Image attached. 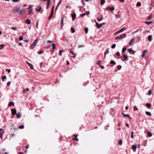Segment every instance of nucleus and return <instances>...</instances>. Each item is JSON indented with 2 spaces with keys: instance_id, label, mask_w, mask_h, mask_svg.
<instances>
[{
  "instance_id": "nucleus-64",
  "label": "nucleus",
  "mask_w": 154,
  "mask_h": 154,
  "mask_svg": "<svg viewBox=\"0 0 154 154\" xmlns=\"http://www.w3.org/2000/svg\"><path fill=\"white\" fill-rule=\"evenodd\" d=\"M12 29L15 30H17V28L16 27H12Z\"/></svg>"
},
{
  "instance_id": "nucleus-52",
  "label": "nucleus",
  "mask_w": 154,
  "mask_h": 154,
  "mask_svg": "<svg viewBox=\"0 0 154 154\" xmlns=\"http://www.w3.org/2000/svg\"><path fill=\"white\" fill-rule=\"evenodd\" d=\"M139 31V29H138L137 30L135 31H134V32H132V34H134L137 33V32Z\"/></svg>"
},
{
  "instance_id": "nucleus-21",
  "label": "nucleus",
  "mask_w": 154,
  "mask_h": 154,
  "mask_svg": "<svg viewBox=\"0 0 154 154\" xmlns=\"http://www.w3.org/2000/svg\"><path fill=\"white\" fill-rule=\"evenodd\" d=\"M121 114L125 117H128L129 116V115L128 114H125L123 112H122Z\"/></svg>"
},
{
  "instance_id": "nucleus-33",
  "label": "nucleus",
  "mask_w": 154,
  "mask_h": 154,
  "mask_svg": "<svg viewBox=\"0 0 154 154\" xmlns=\"http://www.w3.org/2000/svg\"><path fill=\"white\" fill-rule=\"evenodd\" d=\"M53 14H54V11H51V14L50 16V17H49V19H50L51 17H52V16H53Z\"/></svg>"
},
{
  "instance_id": "nucleus-22",
  "label": "nucleus",
  "mask_w": 154,
  "mask_h": 154,
  "mask_svg": "<svg viewBox=\"0 0 154 154\" xmlns=\"http://www.w3.org/2000/svg\"><path fill=\"white\" fill-rule=\"evenodd\" d=\"M64 52V51L63 50H60L59 51V55L60 56H61L62 55V53Z\"/></svg>"
},
{
  "instance_id": "nucleus-6",
  "label": "nucleus",
  "mask_w": 154,
  "mask_h": 154,
  "mask_svg": "<svg viewBox=\"0 0 154 154\" xmlns=\"http://www.w3.org/2000/svg\"><path fill=\"white\" fill-rule=\"evenodd\" d=\"M19 10V8L18 7H16L15 8L13 9V11L15 13L18 12Z\"/></svg>"
},
{
  "instance_id": "nucleus-3",
  "label": "nucleus",
  "mask_w": 154,
  "mask_h": 154,
  "mask_svg": "<svg viewBox=\"0 0 154 154\" xmlns=\"http://www.w3.org/2000/svg\"><path fill=\"white\" fill-rule=\"evenodd\" d=\"M147 50H145L143 51V54H142V57L144 58H147V57L145 56L146 54L147 53Z\"/></svg>"
},
{
  "instance_id": "nucleus-11",
  "label": "nucleus",
  "mask_w": 154,
  "mask_h": 154,
  "mask_svg": "<svg viewBox=\"0 0 154 154\" xmlns=\"http://www.w3.org/2000/svg\"><path fill=\"white\" fill-rule=\"evenodd\" d=\"M74 136V137L75 138H73V140H75L76 141H79L78 139L77 138V135L76 134H74L73 135Z\"/></svg>"
},
{
  "instance_id": "nucleus-46",
  "label": "nucleus",
  "mask_w": 154,
  "mask_h": 154,
  "mask_svg": "<svg viewBox=\"0 0 154 154\" xmlns=\"http://www.w3.org/2000/svg\"><path fill=\"white\" fill-rule=\"evenodd\" d=\"M116 44H113L112 46V47H111L112 48V49L116 47Z\"/></svg>"
},
{
  "instance_id": "nucleus-36",
  "label": "nucleus",
  "mask_w": 154,
  "mask_h": 154,
  "mask_svg": "<svg viewBox=\"0 0 154 154\" xmlns=\"http://www.w3.org/2000/svg\"><path fill=\"white\" fill-rule=\"evenodd\" d=\"M72 33H74L75 32V30L73 27H71V29Z\"/></svg>"
},
{
  "instance_id": "nucleus-26",
  "label": "nucleus",
  "mask_w": 154,
  "mask_h": 154,
  "mask_svg": "<svg viewBox=\"0 0 154 154\" xmlns=\"http://www.w3.org/2000/svg\"><path fill=\"white\" fill-rule=\"evenodd\" d=\"M137 148L136 145H133L132 146V149L133 150H135Z\"/></svg>"
},
{
  "instance_id": "nucleus-41",
  "label": "nucleus",
  "mask_w": 154,
  "mask_h": 154,
  "mask_svg": "<svg viewBox=\"0 0 154 154\" xmlns=\"http://www.w3.org/2000/svg\"><path fill=\"white\" fill-rule=\"evenodd\" d=\"M4 47V45L3 44L0 45V50L2 49Z\"/></svg>"
},
{
  "instance_id": "nucleus-20",
  "label": "nucleus",
  "mask_w": 154,
  "mask_h": 154,
  "mask_svg": "<svg viewBox=\"0 0 154 154\" xmlns=\"http://www.w3.org/2000/svg\"><path fill=\"white\" fill-rule=\"evenodd\" d=\"M109 48H107L106 50L104 52V54L105 55H106L107 54H108L109 53Z\"/></svg>"
},
{
  "instance_id": "nucleus-60",
  "label": "nucleus",
  "mask_w": 154,
  "mask_h": 154,
  "mask_svg": "<svg viewBox=\"0 0 154 154\" xmlns=\"http://www.w3.org/2000/svg\"><path fill=\"white\" fill-rule=\"evenodd\" d=\"M24 128V126L23 125H20V129H23Z\"/></svg>"
},
{
  "instance_id": "nucleus-40",
  "label": "nucleus",
  "mask_w": 154,
  "mask_h": 154,
  "mask_svg": "<svg viewBox=\"0 0 154 154\" xmlns=\"http://www.w3.org/2000/svg\"><path fill=\"white\" fill-rule=\"evenodd\" d=\"M9 135H10V137H12L15 136V134L13 133L10 134H9Z\"/></svg>"
},
{
  "instance_id": "nucleus-54",
  "label": "nucleus",
  "mask_w": 154,
  "mask_h": 154,
  "mask_svg": "<svg viewBox=\"0 0 154 154\" xmlns=\"http://www.w3.org/2000/svg\"><path fill=\"white\" fill-rule=\"evenodd\" d=\"M4 132H1V133H0V137L1 138H2V134H3Z\"/></svg>"
},
{
  "instance_id": "nucleus-43",
  "label": "nucleus",
  "mask_w": 154,
  "mask_h": 154,
  "mask_svg": "<svg viewBox=\"0 0 154 154\" xmlns=\"http://www.w3.org/2000/svg\"><path fill=\"white\" fill-rule=\"evenodd\" d=\"M117 67L118 70H120L122 68L121 66L120 65H118Z\"/></svg>"
},
{
  "instance_id": "nucleus-37",
  "label": "nucleus",
  "mask_w": 154,
  "mask_h": 154,
  "mask_svg": "<svg viewBox=\"0 0 154 154\" xmlns=\"http://www.w3.org/2000/svg\"><path fill=\"white\" fill-rule=\"evenodd\" d=\"M110 63L114 65L116 64V63L114 61L112 60L110 62Z\"/></svg>"
},
{
  "instance_id": "nucleus-51",
  "label": "nucleus",
  "mask_w": 154,
  "mask_h": 154,
  "mask_svg": "<svg viewBox=\"0 0 154 154\" xmlns=\"http://www.w3.org/2000/svg\"><path fill=\"white\" fill-rule=\"evenodd\" d=\"M85 14H86L87 15H88L90 14V12L89 11H87L85 12Z\"/></svg>"
},
{
  "instance_id": "nucleus-32",
  "label": "nucleus",
  "mask_w": 154,
  "mask_h": 154,
  "mask_svg": "<svg viewBox=\"0 0 154 154\" xmlns=\"http://www.w3.org/2000/svg\"><path fill=\"white\" fill-rule=\"evenodd\" d=\"M94 21L96 24V26L98 28V27H99V26H100V24H99V23H98L95 20H94Z\"/></svg>"
},
{
  "instance_id": "nucleus-14",
  "label": "nucleus",
  "mask_w": 154,
  "mask_h": 154,
  "mask_svg": "<svg viewBox=\"0 0 154 154\" xmlns=\"http://www.w3.org/2000/svg\"><path fill=\"white\" fill-rule=\"evenodd\" d=\"M52 46L53 50V51L51 50V51L54 52V50L56 48V44L54 43H53L52 45Z\"/></svg>"
},
{
  "instance_id": "nucleus-47",
  "label": "nucleus",
  "mask_w": 154,
  "mask_h": 154,
  "mask_svg": "<svg viewBox=\"0 0 154 154\" xmlns=\"http://www.w3.org/2000/svg\"><path fill=\"white\" fill-rule=\"evenodd\" d=\"M118 143L119 145H122V140H119Z\"/></svg>"
},
{
  "instance_id": "nucleus-38",
  "label": "nucleus",
  "mask_w": 154,
  "mask_h": 154,
  "mask_svg": "<svg viewBox=\"0 0 154 154\" xmlns=\"http://www.w3.org/2000/svg\"><path fill=\"white\" fill-rule=\"evenodd\" d=\"M103 20V16H102L101 18H98L97 19V20L98 22H100L101 21Z\"/></svg>"
},
{
  "instance_id": "nucleus-59",
  "label": "nucleus",
  "mask_w": 154,
  "mask_h": 154,
  "mask_svg": "<svg viewBox=\"0 0 154 154\" xmlns=\"http://www.w3.org/2000/svg\"><path fill=\"white\" fill-rule=\"evenodd\" d=\"M17 117L18 119H19V117H20V116H19V112H18L17 114Z\"/></svg>"
},
{
  "instance_id": "nucleus-19",
  "label": "nucleus",
  "mask_w": 154,
  "mask_h": 154,
  "mask_svg": "<svg viewBox=\"0 0 154 154\" xmlns=\"http://www.w3.org/2000/svg\"><path fill=\"white\" fill-rule=\"evenodd\" d=\"M125 28L123 27V28H122V29H121L119 30V32L120 33V32H122L125 31Z\"/></svg>"
},
{
  "instance_id": "nucleus-58",
  "label": "nucleus",
  "mask_w": 154,
  "mask_h": 154,
  "mask_svg": "<svg viewBox=\"0 0 154 154\" xmlns=\"http://www.w3.org/2000/svg\"><path fill=\"white\" fill-rule=\"evenodd\" d=\"M119 33H120V32H119V30H118V31H117V32H116L115 33V34H114V35H117L118 34H119Z\"/></svg>"
},
{
  "instance_id": "nucleus-44",
  "label": "nucleus",
  "mask_w": 154,
  "mask_h": 154,
  "mask_svg": "<svg viewBox=\"0 0 154 154\" xmlns=\"http://www.w3.org/2000/svg\"><path fill=\"white\" fill-rule=\"evenodd\" d=\"M127 48H123L122 50V53H124L126 50Z\"/></svg>"
},
{
  "instance_id": "nucleus-16",
  "label": "nucleus",
  "mask_w": 154,
  "mask_h": 154,
  "mask_svg": "<svg viewBox=\"0 0 154 154\" xmlns=\"http://www.w3.org/2000/svg\"><path fill=\"white\" fill-rule=\"evenodd\" d=\"M14 103L13 102L11 101V102H10V103H9L8 105V106H14Z\"/></svg>"
},
{
  "instance_id": "nucleus-2",
  "label": "nucleus",
  "mask_w": 154,
  "mask_h": 154,
  "mask_svg": "<svg viewBox=\"0 0 154 154\" xmlns=\"http://www.w3.org/2000/svg\"><path fill=\"white\" fill-rule=\"evenodd\" d=\"M126 35L125 34H123L121 35L117 36L115 38V39L117 40L119 39H121L123 38H125L126 37Z\"/></svg>"
},
{
  "instance_id": "nucleus-9",
  "label": "nucleus",
  "mask_w": 154,
  "mask_h": 154,
  "mask_svg": "<svg viewBox=\"0 0 154 154\" xmlns=\"http://www.w3.org/2000/svg\"><path fill=\"white\" fill-rule=\"evenodd\" d=\"M76 16V14L75 13H74L72 14V21H73L75 20V17Z\"/></svg>"
},
{
  "instance_id": "nucleus-25",
  "label": "nucleus",
  "mask_w": 154,
  "mask_h": 154,
  "mask_svg": "<svg viewBox=\"0 0 154 154\" xmlns=\"http://www.w3.org/2000/svg\"><path fill=\"white\" fill-rule=\"evenodd\" d=\"M152 17V14L150 15L149 16H148L147 18V20H151Z\"/></svg>"
},
{
  "instance_id": "nucleus-31",
  "label": "nucleus",
  "mask_w": 154,
  "mask_h": 154,
  "mask_svg": "<svg viewBox=\"0 0 154 154\" xmlns=\"http://www.w3.org/2000/svg\"><path fill=\"white\" fill-rule=\"evenodd\" d=\"M44 52V51L42 50H39L38 52V54H42Z\"/></svg>"
},
{
  "instance_id": "nucleus-28",
  "label": "nucleus",
  "mask_w": 154,
  "mask_h": 154,
  "mask_svg": "<svg viewBox=\"0 0 154 154\" xmlns=\"http://www.w3.org/2000/svg\"><path fill=\"white\" fill-rule=\"evenodd\" d=\"M6 79V76H4L2 78V81L3 82L5 81V80Z\"/></svg>"
},
{
  "instance_id": "nucleus-45",
  "label": "nucleus",
  "mask_w": 154,
  "mask_h": 154,
  "mask_svg": "<svg viewBox=\"0 0 154 154\" xmlns=\"http://www.w3.org/2000/svg\"><path fill=\"white\" fill-rule=\"evenodd\" d=\"M105 23H102V24L100 25L99 27H98V29H99L103 25H105Z\"/></svg>"
},
{
  "instance_id": "nucleus-53",
  "label": "nucleus",
  "mask_w": 154,
  "mask_h": 154,
  "mask_svg": "<svg viewBox=\"0 0 154 154\" xmlns=\"http://www.w3.org/2000/svg\"><path fill=\"white\" fill-rule=\"evenodd\" d=\"M133 109H134L135 110V111H136L137 110V107L136 106H134V107H133Z\"/></svg>"
},
{
  "instance_id": "nucleus-4",
  "label": "nucleus",
  "mask_w": 154,
  "mask_h": 154,
  "mask_svg": "<svg viewBox=\"0 0 154 154\" xmlns=\"http://www.w3.org/2000/svg\"><path fill=\"white\" fill-rule=\"evenodd\" d=\"M11 114L13 115H15L17 114V111L15 109H11Z\"/></svg>"
},
{
  "instance_id": "nucleus-5",
  "label": "nucleus",
  "mask_w": 154,
  "mask_h": 154,
  "mask_svg": "<svg viewBox=\"0 0 154 154\" xmlns=\"http://www.w3.org/2000/svg\"><path fill=\"white\" fill-rule=\"evenodd\" d=\"M127 51L128 52L130 53V54H132L131 52H132V54H134V53H135V51L131 49V48H129V49H127Z\"/></svg>"
},
{
  "instance_id": "nucleus-34",
  "label": "nucleus",
  "mask_w": 154,
  "mask_h": 154,
  "mask_svg": "<svg viewBox=\"0 0 154 154\" xmlns=\"http://www.w3.org/2000/svg\"><path fill=\"white\" fill-rule=\"evenodd\" d=\"M33 9H32L31 10H30L28 12V14L29 15H30L31 14L32 12Z\"/></svg>"
},
{
  "instance_id": "nucleus-42",
  "label": "nucleus",
  "mask_w": 154,
  "mask_h": 154,
  "mask_svg": "<svg viewBox=\"0 0 154 154\" xmlns=\"http://www.w3.org/2000/svg\"><path fill=\"white\" fill-rule=\"evenodd\" d=\"M115 17L116 18L119 19L120 17V16L119 14H116L115 15Z\"/></svg>"
},
{
  "instance_id": "nucleus-62",
  "label": "nucleus",
  "mask_w": 154,
  "mask_h": 154,
  "mask_svg": "<svg viewBox=\"0 0 154 154\" xmlns=\"http://www.w3.org/2000/svg\"><path fill=\"white\" fill-rule=\"evenodd\" d=\"M62 0H60V1H59L57 5H59L61 4V3L62 2Z\"/></svg>"
},
{
  "instance_id": "nucleus-30",
  "label": "nucleus",
  "mask_w": 154,
  "mask_h": 154,
  "mask_svg": "<svg viewBox=\"0 0 154 154\" xmlns=\"http://www.w3.org/2000/svg\"><path fill=\"white\" fill-rule=\"evenodd\" d=\"M84 30L85 32V33H87L88 32V29L87 28V27H85L84 29Z\"/></svg>"
},
{
  "instance_id": "nucleus-35",
  "label": "nucleus",
  "mask_w": 154,
  "mask_h": 154,
  "mask_svg": "<svg viewBox=\"0 0 154 154\" xmlns=\"http://www.w3.org/2000/svg\"><path fill=\"white\" fill-rule=\"evenodd\" d=\"M146 114L147 115H148L149 116H151V113L147 111L146 112Z\"/></svg>"
},
{
  "instance_id": "nucleus-17",
  "label": "nucleus",
  "mask_w": 154,
  "mask_h": 154,
  "mask_svg": "<svg viewBox=\"0 0 154 154\" xmlns=\"http://www.w3.org/2000/svg\"><path fill=\"white\" fill-rule=\"evenodd\" d=\"M146 106L148 108H150L151 107V104L150 103H146Z\"/></svg>"
},
{
  "instance_id": "nucleus-1",
  "label": "nucleus",
  "mask_w": 154,
  "mask_h": 154,
  "mask_svg": "<svg viewBox=\"0 0 154 154\" xmlns=\"http://www.w3.org/2000/svg\"><path fill=\"white\" fill-rule=\"evenodd\" d=\"M38 41L37 40H35V41L31 44L30 45V47L31 49H32L35 48L36 46V45L37 44Z\"/></svg>"
},
{
  "instance_id": "nucleus-15",
  "label": "nucleus",
  "mask_w": 154,
  "mask_h": 154,
  "mask_svg": "<svg viewBox=\"0 0 154 154\" xmlns=\"http://www.w3.org/2000/svg\"><path fill=\"white\" fill-rule=\"evenodd\" d=\"M26 22L27 24L29 25L31 23V21L30 20L28 19L26 20Z\"/></svg>"
},
{
  "instance_id": "nucleus-10",
  "label": "nucleus",
  "mask_w": 154,
  "mask_h": 154,
  "mask_svg": "<svg viewBox=\"0 0 154 154\" xmlns=\"http://www.w3.org/2000/svg\"><path fill=\"white\" fill-rule=\"evenodd\" d=\"M64 17H63L62 18V19L61 20V28H62L63 26V19L64 18Z\"/></svg>"
},
{
  "instance_id": "nucleus-29",
  "label": "nucleus",
  "mask_w": 154,
  "mask_h": 154,
  "mask_svg": "<svg viewBox=\"0 0 154 154\" xmlns=\"http://www.w3.org/2000/svg\"><path fill=\"white\" fill-rule=\"evenodd\" d=\"M147 135L149 137H151L152 134L151 133L150 131H148L147 132Z\"/></svg>"
},
{
  "instance_id": "nucleus-50",
  "label": "nucleus",
  "mask_w": 154,
  "mask_h": 154,
  "mask_svg": "<svg viewBox=\"0 0 154 154\" xmlns=\"http://www.w3.org/2000/svg\"><path fill=\"white\" fill-rule=\"evenodd\" d=\"M11 84V82L10 81H9V82H8L7 83V86L8 87Z\"/></svg>"
},
{
  "instance_id": "nucleus-63",
  "label": "nucleus",
  "mask_w": 154,
  "mask_h": 154,
  "mask_svg": "<svg viewBox=\"0 0 154 154\" xmlns=\"http://www.w3.org/2000/svg\"><path fill=\"white\" fill-rule=\"evenodd\" d=\"M101 63V60H99L98 61V62L97 63V64L98 65H99V64Z\"/></svg>"
},
{
  "instance_id": "nucleus-55",
  "label": "nucleus",
  "mask_w": 154,
  "mask_h": 154,
  "mask_svg": "<svg viewBox=\"0 0 154 154\" xmlns=\"http://www.w3.org/2000/svg\"><path fill=\"white\" fill-rule=\"evenodd\" d=\"M6 71H7L8 73H9L10 72L11 70L10 69H6Z\"/></svg>"
},
{
  "instance_id": "nucleus-13",
  "label": "nucleus",
  "mask_w": 154,
  "mask_h": 154,
  "mask_svg": "<svg viewBox=\"0 0 154 154\" xmlns=\"http://www.w3.org/2000/svg\"><path fill=\"white\" fill-rule=\"evenodd\" d=\"M123 57H124V60L125 61H127L128 60V57L126 55H124L123 56Z\"/></svg>"
},
{
  "instance_id": "nucleus-56",
  "label": "nucleus",
  "mask_w": 154,
  "mask_h": 154,
  "mask_svg": "<svg viewBox=\"0 0 154 154\" xmlns=\"http://www.w3.org/2000/svg\"><path fill=\"white\" fill-rule=\"evenodd\" d=\"M85 13H83L80 15V17H84L85 15Z\"/></svg>"
},
{
  "instance_id": "nucleus-7",
  "label": "nucleus",
  "mask_w": 154,
  "mask_h": 154,
  "mask_svg": "<svg viewBox=\"0 0 154 154\" xmlns=\"http://www.w3.org/2000/svg\"><path fill=\"white\" fill-rule=\"evenodd\" d=\"M26 63L28 64L29 65V66L30 67L31 69H34V67L33 66V65L32 64L29 63L27 61H26Z\"/></svg>"
},
{
  "instance_id": "nucleus-23",
  "label": "nucleus",
  "mask_w": 154,
  "mask_h": 154,
  "mask_svg": "<svg viewBox=\"0 0 154 154\" xmlns=\"http://www.w3.org/2000/svg\"><path fill=\"white\" fill-rule=\"evenodd\" d=\"M152 36L151 35H149L148 37V39L149 41H151L152 40Z\"/></svg>"
},
{
  "instance_id": "nucleus-39",
  "label": "nucleus",
  "mask_w": 154,
  "mask_h": 154,
  "mask_svg": "<svg viewBox=\"0 0 154 154\" xmlns=\"http://www.w3.org/2000/svg\"><path fill=\"white\" fill-rule=\"evenodd\" d=\"M101 4L102 5H103L105 2V0H101L100 1Z\"/></svg>"
},
{
  "instance_id": "nucleus-18",
  "label": "nucleus",
  "mask_w": 154,
  "mask_h": 154,
  "mask_svg": "<svg viewBox=\"0 0 154 154\" xmlns=\"http://www.w3.org/2000/svg\"><path fill=\"white\" fill-rule=\"evenodd\" d=\"M51 5V2L50 0H48V1L47 6V8L48 9V8L49 6Z\"/></svg>"
},
{
  "instance_id": "nucleus-8",
  "label": "nucleus",
  "mask_w": 154,
  "mask_h": 154,
  "mask_svg": "<svg viewBox=\"0 0 154 154\" xmlns=\"http://www.w3.org/2000/svg\"><path fill=\"white\" fill-rule=\"evenodd\" d=\"M134 38H132L131 39V42H130L129 43V44L131 45H132L134 44Z\"/></svg>"
},
{
  "instance_id": "nucleus-49",
  "label": "nucleus",
  "mask_w": 154,
  "mask_h": 154,
  "mask_svg": "<svg viewBox=\"0 0 154 154\" xmlns=\"http://www.w3.org/2000/svg\"><path fill=\"white\" fill-rule=\"evenodd\" d=\"M116 55L118 57H119L120 56V54L119 52L118 51L116 53Z\"/></svg>"
},
{
  "instance_id": "nucleus-12",
  "label": "nucleus",
  "mask_w": 154,
  "mask_h": 154,
  "mask_svg": "<svg viewBox=\"0 0 154 154\" xmlns=\"http://www.w3.org/2000/svg\"><path fill=\"white\" fill-rule=\"evenodd\" d=\"M107 9L108 10H110L111 11H112L114 10L115 8L114 7H108L107 8Z\"/></svg>"
},
{
  "instance_id": "nucleus-61",
  "label": "nucleus",
  "mask_w": 154,
  "mask_h": 154,
  "mask_svg": "<svg viewBox=\"0 0 154 154\" xmlns=\"http://www.w3.org/2000/svg\"><path fill=\"white\" fill-rule=\"evenodd\" d=\"M152 91L151 90H149L148 92V94L149 95H150L151 94Z\"/></svg>"
},
{
  "instance_id": "nucleus-57",
  "label": "nucleus",
  "mask_w": 154,
  "mask_h": 154,
  "mask_svg": "<svg viewBox=\"0 0 154 154\" xmlns=\"http://www.w3.org/2000/svg\"><path fill=\"white\" fill-rule=\"evenodd\" d=\"M69 52L72 55H74L75 54L74 53V52H73L71 50H70V51Z\"/></svg>"
},
{
  "instance_id": "nucleus-27",
  "label": "nucleus",
  "mask_w": 154,
  "mask_h": 154,
  "mask_svg": "<svg viewBox=\"0 0 154 154\" xmlns=\"http://www.w3.org/2000/svg\"><path fill=\"white\" fill-rule=\"evenodd\" d=\"M145 23L148 25H149L152 23V21H145Z\"/></svg>"
},
{
  "instance_id": "nucleus-48",
  "label": "nucleus",
  "mask_w": 154,
  "mask_h": 154,
  "mask_svg": "<svg viewBox=\"0 0 154 154\" xmlns=\"http://www.w3.org/2000/svg\"><path fill=\"white\" fill-rule=\"evenodd\" d=\"M136 5L137 6L139 7L141 5V3L140 2H138L137 3Z\"/></svg>"
},
{
  "instance_id": "nucleus-24",
  "label": "nucleus",
  "mask_w": 154,
  "mask_h": 154,
  "mask_svg": "<svg viewBox=\"0 0 154 154\" xmlns=\"http://www.w3.org/2000/svg\"><path fill=\"white\" fill-rule=\"evenodd\" d=\"M42 9V8L40 7H38V8H36L35 9V10L38 11H41Z\"/></svg>"
}]
</instances>
